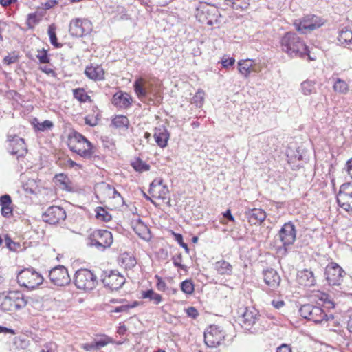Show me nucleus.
Here are the masks:
<instances>
[{
    "label": "nucleus",
    "instance_id": "obj_1",
    "mask_svg": "<svg viewBox=\"0 0 352 352\" xmlns=\"http://www.w3.org/2000/svg\"><path fill=\"white\" fill-rule=\"evenodd\" d=\"M280 47L282 51L292 58L303 57L309 54L304 41L295 32L285 33L280 39Z\"/></svg>",
    "mask_w": 352,
    "mask_h": 352
},
{
    "label": "nucleus",
    "instance_id": "obj_2",
    "mask_svg": "<svg viewBox=\"0 0 352 352\" xmlns=\"http://www.w3.org/2000/svg\"><path fill=\"white\" fill-rule=\"evenodd\" d=\"M68 146L72 151L85 159H91L95 157L93 144L77 131H73L69 135Z\"/></svg>",
    "mask_w": 352,
    "mask_h": 352
},
{
    "label": "nucleus",
    "instance_id": "obj_3",
    "mask_svg": "<svg viewBox=\"0 0 352 352\" xmlns=\"http://www.w3.org/2000/svg\"><path fill=\"white\" fill-rule=\"evenodd\" d=\"M265 318L259 314V311L254 307L246 308L239 318L242 328L251 333L261 332L265 326L263 324Z\"/></svg>",
    "mask_w": 352,
    "mask_h": 352
},
{
    "label": "nucleus",
    "instance_id": "obj_4",
    "mask_svg": "<svg viewBox=\"0 0 352 352\" xmlns=\"http://www.w3.org/2000/svg\"><path fill=\"white\" fill-rule=\"evenodd\" d=\"M43 281L42 275L33 267L21 270L17 275V282L21 286L28 289H34Z\"/></svg>",
    "mask_w": 352,
    "mask_h": 352
},
{
    "label": "nucleus",
    "instance_id": "obj_5",
    "mask_svg": "<svg viewBox=\"0 0 352 352\" xmlns=\"http://www.w3.org/2000/svg\"><path fill=\"white\" fill-rule=\"evenodd\" d=\"M197 19L202 23H207L208 25H212L214 23H219V17L221 16L218 8L215 6L200 3L197 8Z\"/></svg>",
    "mask_w": 352,
    "mask_h": 352
},
{
    "label": "nucleus",
    "instance_id": "obj_6",
    "mask_svg": "<svg viewBox=\"0 0 352 352\" xmlns=\"http://www.w3.org/2000/svg\"><path fill=\"white\" fill-rule=\"evenodd\" d=\"M74 279L75 285L80 289L92 290L98 283L97 277L87 269L77 270Z\"/></svg>",
    "mask_w": 352,
    "mask_h": 352
},
{
    "label": "nucleus",
    "instance_id": "obj_7",
    "mask_svg": "<svg viewBox=\"0 0 352 352\" xmlns=\"http://www.w3.org/2000/svg\"><path fill=\"white\" fill-rule=\"evenodd\" d=\"M324 19L315 14H307L294 23L296 30L307 34L320 28L324 23Z\"/></svg>",
    "mask_w": 352,
    "mask_h": 352
},
{
    "label": "nucleus",
    "instance_id": "obj_8",
    "mask_svg": "<svg viewBox=\"0 0 352 352\" xmlns=\"http://www.w3.org/2000/svg\"><path fill=\"white\" fill-rule=\"evenodd\" d=\"M100 278L104 286L111 291L120 289L126 281L124 276L118 270L103 271Z\"/></svg>",
    "mask_w": 352,
    "mask_h": 352
},
{
    "label": "nucleus",
    "instance_id": "obj_9",
    "mask_svg": "<svg viewBox=\"0 0 352 352\" xmlns=\"http://www.w3.org/2000/svg\"><path fill=\"white\" fill-rule=\"evenodd\" d=\"M89 241L91 246H95L98 250H104L112 244L113 236L111 232L107 230H97L91 234Z\"/></svg>",
    "mask_w": 352,
    "mask_h": 352
},
{
    "label": "nucleus",
    "instance_id": "obj_10",
    "mask_svg": "<svg viewBox=\"0 0 352 352\" xmlns=\"http://www.w3.org/2000/svg\"><path fill=\"white\" fill-rule=\"evenodd\" d=\"M93 25L91 21L87 19L76 18L69 23V31L74 37H82L92 31Z\"/></svg>",
    "mask_w": 352,
    "mask_h": 352
},
{
    "label": "nucleus",
    "instance_id": "obj_11",
    "mask_svg": "<svg viewBox=\"0 0 352 352\" xmlns=\"http://www.w3.org/2000/svg\"><path fill=\"white\" fill-rule=\"evenodd\" d=\"M296 229L291 221L285 223L278 232V239L283 244V249L285 253L287 252V247L292 245L296 239Z\"/></svg>",
    "mask_w": 352,
    "mask_h": 352
},
{
    "label": "nucleus",
    "instance_id": "obj_12",
    "mask_svg": "<svg viewBox=\"0 0 352 352\" xmlns=\"http://www.w3.org/2000/svg\"><path fill=\"white\" fill-rule=\"evenodd\" d=\"M336 199L340 207L346 211H352V182L340 186Z\"/></svg>",
    "mask_w": 352,
    "mask_h": 352
},
{
    "label": "nucleus",
    "instance_id": "obj_13",
    "mask_svg": "<svg viewBox=\"0 0 352 352\" xmlns=\"http://www.w3.org/2000/svg\"><path fill=\"white\" fill-rule=\"evenodd\" d=\"M299 312L302 317L309 320H312L315 323L322 322L323 318L327 316L321 307L311 304L302 305Z\"/></svg>",
    "mask_w": 352,
    "mask_h": 352
},
{
    "label": "nucleus",
    "instance_id": "obj_14",
    "mask_svg": "<svg viewBox=\"0 0 352 352\" xmlns=\"http://www.w3.org/2000/svg\"><path fill=\"white\" fill-rule=\"evenodd\" d=\"M49 277L51 282L57 286H65L71 282L67 269L61 265L52 268L49 272Z\"/></svg>",
    "mask_w": 352,
    "mask_h": 352
},
{
    "label": "nucleus",
    "instance_id": "obj_15",
    "mask_svg": "<svg viewBox=\"0 0 352 352\" xmlns=\"http://www.w3.org/2000/svg\"><path fill=\"white\" fill-rule=\"evenodd\" d=\"M66 217L65 210L63 208L57 206L49 207L45 212L43 213L42 216L45 222L52 225L63 222Z\"/></svg>",
    "mask_w": 352,
    "mask_h": 352
},
{
    "label": "nucleus",
    "instance_id": "obj_16",
    "mask_svg": "<svg viewBox=\"0 0 352 352\" xmlns=\"http://www.w3.org/2000/svg\"><path fill=\"white\" fill-rule=\"evenodd\" d=\"M343 269L336 263H330L327 265L324 271V276L329 285H340L342 282Z\"/></svg>",
    "mask_w": 352,
    "mask_h": 352
},
{
    "label": "nucleus",
    "instance_id": "obj_17",
    "mask_svg": "<svg viewBox=\"0 0 352 352\" xmlns=\"http://www.w3.org/2000/svg\"><path fill=\"white\" fill-rule=\"evenodd\" d=\"M224 338V332L214 325L210 326L204 332V342L208 347H217Z\"/></svg>",
    "mask_w": 352,
    "mask_h": 352
},
{
    "label": "nucleus",
    "instance_id": "obj_18",
    "mask_svg": "<svg viewBox=\"0 0 352 352\" xmlns=\"http://www.w3.org/2000/svg\"><path fill=\"white\" fill-rule=\"evenodd\" d=\"M8 152L12 155H16L18 160L28 153V148L23 138L14 135L12 138L8 137Z\"/></svg>",
    "mask_w": 352,
    "mask_h": 352
},
{
    "label": "nucleus",
    "instance_id": "obj_19",
    "mask_svg": "<svg viewBox=\"0 0 352 352\" xmlns=\"http://www.w3.org/2000/svg\"><path fill=\"white\" fill-rule=\"evenodd\" d=\"M263 274L265 284L269 286L271 289L274 290L279 287L281 278L275 270L270 268L264 270Z\"/></svg>",
    "mask_w": 352,
    "mask_h": 352
},
{
    "label": "nucleus",
    "instance_id": "obj_20",
    "mask_svg": "<svg viewBox=\"0 0 352 352\" xmlns=\"http://www.w3.org/2000/svg\"><path fill=\"white\" fill-rule=\"evenodd\" d=\"M154 138L157 144L161 148H165L168 144L170 134L168 129L163 125L155 127L154 129Z\"/></svg>",
    "mask_w": 352,
    "mask_h": 352
},
{
    "label": "nucleus",
    "instance_id": "obj_21",
    "mask_svg": "<svg viewBox=\"0 0 352 352\" xmlns=\"http://www.w3.org/2000/svg\"><path fill=\"white\" fill-rule=\"evenodd\" d=\"M245 217L252 225L261 224L266 218L265 212L260 208H253L245 212Z\"/></svg>",
    "mask_w": 352,
    "mask_h": 352
},
{
    "label": "nucleus",
    "instance_id": "obj_22",
    "mask_svg": "<svg viewBox=\"0 0 352 352\" xmlns=\"http://www.w3.org/2000/svg\"><path fill=\"white\" fill-rule=\"evenodd\" d=\"M297 279L300 285L305 287H311L316 283L314 272L307 269L299 271L297 274Z\"/></svg>",
    "mask_w": 352,
    "mask_h": 352
},
{
    "label": "nucleus",
    "instance_id": "obj_23",
    "mask_svg": "<svg viewBox=\"0 0 352 352\" xmlns=\"http://www.w3.org/2000/svg\"><path fill=\"white\" fill-rule=\"evenodd\" d=\"M131 97L126 93L118 92L112 98V104L118 107L126 109L131 105Z\"/></svg>",
    "mask_w": 352,
    "mask_h": 352
},
{
    "label": "nucleus",
    "instance_id": "obj_24",
    "mask_svg": "<svg viewBox=\"0 0 352 352\" xmlns=\"http://www.w3.org/2000/svg\"><path fill=\"white\" fill-rule=\"evenodd\" d=\"M85 75L90 79L95 81L101 80L104 78V72L101 65L87 66L85 70Z\"/></svg>",
    "mask_w": 352,
    "mask_h": 352
},
{
    "label": "nucleus",
    "instance_id": "obj_25",
    "mask_svg": "<svg viewBox=\"0 0 352 352\" xmlns=\"http://www.w3.org/2000/svg\"><path fill=\"white\" fill-rule=\"evenodd\" d=\"M12 310L20 309L25 307L28 302V298L19 291H11Z\"/></svg>",
    "mask_w": 352,
    "mask_h": 352
},
{
    "label": "nucleus",
    "instance_id": "obj_26",
    "mask_svg": "<svg viewBox=\"0 0 352 352\" xmlns=\"http://www.w3.org/2000/svg\"><path fill=\"white\" fill-rule=\"evenodd\" d=\"M12 204V199L9 195L6 194L0 197V206L3 217L9 218L12 216L13 208Z\"/></svg>",
    "mask_w": 352,
    "mask_h": 352
},
{
    "label": "nucleus",
    "instance_id": "obj_27",
    "mask_svg": "<svg viewBox=\"0 0 352 352\" xmlns=\"http://www.w3.org/2000/svg\"><path fill=\"white\" fill-rule=\"evenodd\" d=\"M0 310L4 312L13 311L11 291L0 292Z\"/></svg>",
    "mask_w": 352,
    "mask_h": 352
},
{
    "label": "nucleus",
    "instance_id": "obj_28",
    "mask_svg": "<svg viewBox=\"0 0 352 352\" xmlns=\"http://www.w3.org/2000/svg\"><path fill=\"white\" fill-rule=\"evenodd\" d=\"M97 197L104 200L111 198L112 186L105 182L98 184L96 187Z\"/></svg>",
    "mask_w": 352,
    "mask_h": 352
},
{
    "label": "nucleus",
    "instance_id": "obj_29",
    "mask_svg": "<svg viewBox=\"0 0 352 352\" xmlns=\"http://www.w3.org/2000/svg\"><path fill=\"white\" fill-rule=\"evenodd\" d=\"M134 231L141 239L145 241H149L151 238L149 228L140 219L136 223Z\"/></svg>",
    "mask_w": 352,
    "mask_h": 352
},
{
    "label": "nucleus",
    "instance_id": "obj_30",
    "mask_svg": "<svg viewBox=\"0 0 352 352\" xmlns=\"http://www.w3.org/2000/svg\"><path fill=\"white\" fill-rule=\"evenodd\" d=\"M145 80L142 78H138L133 83V88L139 99L143 100L148 94V88L144 86Z\"/></svg>",
    "mask_w": 352,
    "mask_h": 352
},
{
    "label": "nucleus",
    "instance_id": "obj_31",
    "mask_svg": "<svg viewBox=\"0 0 352 352\" xmlns=\"http://www.w3.org/2000/svg\"><path fill=\"white\" fill-rule=\"evenodd\" d=\"M214 269L221 275H230L232 272V265L225 260L217 261L214 264Z\"/></svg>",
    "mask_w": 352,
    "mask_h": 352
},
{
    "label": "nucleus",
    "instance_id": "obj_32",
    "mask_svg": "<svg viewBox=\"0 0 352 352\" xmlns=\"http://www.w3.org/2000/svg\"><path fill=\"white\" fill-rule=\"evenodd\" d=\"M239 71L245 77L248 78L250 73L254 71L252 60H241L238 63Z\"/></svg>",
    "mask_w": 352,
    "mask_h": 352
},
{
    "label": "nucleus",
    "instance_id": "obj_33",
    "mask_svg": "<svg viewBox=\"0 0 352 352\" xmlns=\"http://www.w3.org/2000/svg\"><path fill=\"white\" fill-rule=\"evenodd\" d=\"M338 41L342 44L352 45V29H349L347 28L342 29L338 36Z\"/></svg>",
    "mask_w": 352,
    "mask_h": 352
},
{
    "label": "nucleus",
    "instance_id": "obj_34",
    "mask_svg": "<svg viewBox=\"0 0 352 352\" xmlns=\"http://www.w3.org/2000/svg\"><path fill=\"white\" fill-rule=\"evenodd\" d=\"M111 124L117 128H126L128 129L129 126V120L125 116L118 115L116 116L111 120Z\"/></svg>",
    "mask_w": 352,
    "mask_h": 352
},
{
    "label": "nucleus",
    "instance_id": "obj_35",
    "mask_svg": "<svg viewBox=\"0 0 352 352\" xmlns=\"http://www.w3.org/2000/svg\"><path fill=\"white\" fill-rule=\"evenodd\" d=\"M316 82L311 80H306L303 81L301 85V91L304 95L308 96L316 93Z\"/></svg>",
    "mask_w": 352,
    "mask_h": 352
},
{
    "label": "nucleus",
    "instance_id": "obj_36",
    "mask_svg": "<svg viewBox=\"0 0 352 352\" xmlns=\"http://www.w3.org/2000/svg\"><path fill=\"white\" fill-rule=\"evenodd\" d=\"M142 298H148L153 300L155 305L160 304L162 300V297L160 294L155 293L153 289H148L142 293Z\"/></svg>",
    "mask_w": 352,
    "mask_h": 352
},
{
    "label": "nucleus",
    "instance_id": "obj_37",
    "mask_svg": "<svg viewBox=\"0 0 352 352\" xmlns=\"http://www.w3.org/2000/svg\"><path fill=\"white\" fill-rule=\"evenodd\" d=\"M231 4V7L236 10H245L250 6V0H225Z\"/></svg>",
    "mask_w": 352,
    "mask_h": 352
},
{
    "label": "nucleus",
    "instance_id": "obj_38",
    "mask_svg": "<svg viewBox=\"0 0 352 352\" xmlns=\"http://www.w3.org/2000/svg\"><path fill=\"white\" fill-rule=\"evenodd\" d=\"M56 27L54 24H51L48 27L47 33L50 37L51 44L56 48L60 47L62 44L58 42L56 34Z\"/></svg>",
    "mask_w": 352,
    "mask_h": 352
},
{
    "label": "nucleus",
    "instance_id": "obj_39",
    "mask_svg": "<svg viewBox=\"0 0 352 352\" xmlns=\"http://www.w3.org/2000/svg\"><path fill=\"white\" fill-rule=\"evenodd\" d=\"M74 97L80 102H91V97L87 94L83 88H78L73 90Z\"/></svg>",
    "mask_w": 352,
    "mask_h": 352
},
{
    "label": "nucleus",
    "instance_id": "obj_40",
    "mask_svg": "<svg viewBox=\"0 0 352 352\" xmlns=\"http://www.w3.org/2000/svg\"><path fill=\"white\" fill-rule=\"evenodd\" d=\"M150 194L152 195L153 197L157 198L159 199H167V196L169 193V190L168 186L166 185L160 187V188H156L155 191H148Z\"/></svg>",
    "mask_w": 352,
    "mask_h": 352
},
{
    "label": "nucleus",
    "instance_id": "obj_41",
    "mask_svg": "<svg viewBox=\"0 0 352 352\" xmlns=\"http://www.w3.org/2000/svg\"><path fill=\"white\" fill-rule=\"evenodd\" d=\"M55 178L56 181L60 184L62 189L67 191H72V187L69 186V179L66 175L60 173L56 175Z\"/></svg>",
    "mask_w": 352,
    "mask_h": 352
},
{
    "label": "nucleus",
    "instance_id": "obj_42",
    "mask_svg": "<svg viewBox=\"0 0 352 352\" xmlns=\"http://www.w3.org/2000/svg\"><path fill=\"white\" fill-rule=\"evenodd\" d=\"M101 117L102 115L100 112H97V114H89L85 118V123L90 126H95L101 120Z\"/></svg>",
    "mask_w": 352,
    "mask_h": 352
},
{
    "label": "nucleus",
    "instance_id": "obj_43",
    "mask_svg": "<svg viewBox=\"0 0 352 352\" xmlns=\"http://www.w3.org/2000/svg\"><path fill=\"white\" fill-rule=\"evenodd\" d=\"M131 166L135 171L140 173L147 171L150 169V166L140 158H137L135 161L132 162Z\"/></svg>",
    "mask_w": 352,
    "mask_h": 352
},
{
    "label": "nucleus",
    "instance_id": "obj_44",
    "mask_svg": "<svg viewBox=\"0 0 352 352\" xmlns=\"http://www.w3.org/2000/svg\"><path fill=\"white\" fill-rule=\"evenodd\" d=\"M33 124L36 130L41 131H45L48 129H51L54 124L50 120H45L43 122H39L36 118H34Z\"/></svg>",
    "mask_w": 352,
    "mask_h": 352
},
{
    "label": "nucleus",
    "instance_id": "obj_45",
    "mask_svg": "<svg viewBox=\"0 0 352 352\" xmlns=\"http://www.w3.org/2000/svg\"><path fill=\"white\" fill-rule=\"evenodd\" d=\"M205 92L199 89L195 95L192 98L191 103L194 104L197 107H201L204 102Z\"/></svg>",
    "mask_w": 352,
    "mask_h": 352
},
{
    "label": "nucleus",
    "instance_id": "obj_46",
    "mask_svg": "<svg viewBox=\"0 0 352 352\" xmlns=\"http://www.w3.org/2000/svg\"><path fill=\"white\" fill-rule=\"evenodd\" d=\"M96 217L104 222H109L111 220V215L103 208L98 207L96 210Z\"/></svg>",
    "mask_w": 352,
    "mask_h": 352
},
{
    "label": "nucleus",
    "instance_id": "obj_47",
    "mask_svg": "<svg viewBox=\"0 0 352 352\" xmlns=\"http://www.w3.org/2000/svg\"><path fill=\"white\" fill-rule=\"evenodd\" d=\"M333 89L335 91L345 94L348 91V85L344 80L337 78L333 85Z\"/></svg>",
    "mask_w": 352,
    "mask_h": 352
},
{
    "label": "nucleus",
    "instance_id": "obj_48",
    "mask_svg": "<svg viewBox=\"0 0 352 352\" xmlns=\"http://www.w3.org/2000/svg\"><path fill=\"white\" fill-rule=\"evenodd\" d=\"M140 304L138 301H133L131 304H126L122 305L118 307H116L111 312L115 313H120V312H126L127 313L130 309L136 307Z\"/></svg>",
    "mask_w": 352,
    "mask_h": 352
},
{
    "label": "nucleus",
    "instance_id": "obj_49",
    "mask_svg": "<svg viewBox=\"0 0 352 352\" xmlns=\"http://www.w3.org/2000/svg\"><path fill=\"white\" fill-rule=\"evenodd\" d=\"M181 289L186 294H191L194 292V284L190 280H185L181 283Z\"/></svg>",
    "mask_w": 352,
    "mask_h": 352
},
{
    "label": "nucleus",
    "instance_id": "obj_50",
    "mask_svg": "<svg viewBox=\"0 0 352 352\" xmlns=\"http://www.w3.org/2000/svg\"><path fill=\"white\" fill-rule=\"evenodd\" d=\"M4 241L6 248H8L11 251H16L20 246L19 243L13 241L8 235L5 236Z\"/></svg>",
    "mask_w": 352,
    "mask_h": 352
},
{
    "label": "nucleus",
    "instance_id": "obj_51",
    "mask_svg": "<svg viewBox=\"0 0 352 352\" xmlns=\"http://www.w3.org/2000/svg\"><path fill=\"white\" fill-rule=\"evenodd\" d=\"M36 57L39 60L40 63H50V58L48 56L47 52L44 49H43L41 51H38Z\"/></svg>",
    "mask_w": 352,
    "mask_h": 352
},
{
    "label": "nucleus",
    "instance_id": "obj_52",
    "mask_svg": "<svg viewBox=\"0 0 352 352\" xmlns=\"http://www.w3.org/2000/svg\"><path fill=\"white\" fill-rule=\"evenodd\" d=\"M163 186H165L164 180L162 178H156L151 183L148 191H155L156 188H160Z\"/></svg>",
    "mask_w": 352,
    "mask_h": 352
},
{
    "label": "nucleus",
    "instance_id": "obj_53",
    "mask_svg": "<svg viewBox=\"0 0 352 352\" xmlns=\"http://www.w3.org/2000/svg\"><path fill=\"white\" fill-rule=\"evenodd\" d=\"M175 241L185 250L187 254L189 253L188 245L184 242L183 236L179 233H173Z\"/></svg>",
    "mask_w": 352,
    "mask_h": 352
},
{
    "label": "nucleus",
    "instance_id": "obj_54",
    "mask_svg": "<svg viewBox=\"0 0 352 352\" xmlns=\"http://www.w3.org/2000/svg\"><path fill=\"white\" fill-rule=\"evenodd\" d=\"M155 278L157 280L156 287L159 291L166 292L167 289H168V287L166 286V283L160 276L156 275Z\"/></svg>",
    "mask_w": 352,
    "mask_h": 352
},
{
    "label": "nucleus",
    "instance_id": "obj_55",
    "mask_svg": "<svg viewBox=\"0 0 352 352\" xmlns=\"http://www.w3.org/2000/svg\"><path fill=\"white\" fill-rule=\"evenodd\" d=\"M172 260H173V265L175 267H178L182 270L185 269V265H184L181 263V262L182 261V255L181 253L173 256L172 258Z\"/></svg>",
    "mask_w": 352,
    "mask_h": 352
},
{
    "label": "nucleus",
    "instance_id": "obj_56",
    "mask_svg": "<svg viewBox=\"0 0 352 352\" xmlns=\"http://www.w3.org/2000/svg\"><path fill=\"white\" fill-rule=\"evenodd\" d=\"M58 3V1L57 0H47L45 2L42 3V8L44 10H50L54 8Z\"/></svg>",
    "mask_w": 352,
    "mask_h": 352
},
{
    "label": "nucleus",
    "instance_id": "obj_57",
    "mask_svg": "<svg viewBox=\"0 0 352 352\" xmlns=\"http://www.w3.org/2000/svg\"><path fill=\"white\" fill-rule=\"evenodd\" d=\"M95 341V346H96L97 349L106 346L108 343L111 342V339L109 337H104L98 340Z\"/></svg>",
    "mask_w": 352,
    "mask_h": 352
},
{
    "label": "nucleus",
    "instance_id": "obj_58",
    "mask_svg": "<svg viewBox=\"0 0 352 352\" xmlns=\"http://www.w3.org/2000/svg\"><path fill=\"white\" fill-rule=\"evenodd\" d=\"M320 299L324 302V303H331V306L328 307V309H333L335 307V304L331 299L329 298L328 294L325 293L321 294Z\"/></svg>",
    "mask_w": 352,
    "mask_h": 352
},
{
    "label": "nucleus",
    "instance_id": "obj_59",
    "mask_svg": "<svg viewBox=\"0 0 352 352\" xmlns=\"http://www.w3.org/2000/svg\"><path fill=\"white\" fill-rule=\"evenodd\" d=\"M186 314H187V315L188 316H190V317H191L192 318H196L198 316V315H199L198 311L194 307H188L186 309Z\"/></svg>",
    "mask_w": 352,
    "mask_h": 352
},
{
    "label": "nucleus",
    "instance_id": "obj_60",
    "mask_svg": "<svg viewBox=\"0 0 352 352\" xmlns=\"http://www.w3.org/2000/svg\"><path fill=\"white\" fill-rule=\"evenodd\" d=\"M17 60V56H6L4 58H3V63L6 65H10L12 63H14L15 62H16Z\"/></svg>",
    "mask_w": 352,
    "mask_h": 352
},
{
    "label": "nucleus",
    "instance_id": "obj_61",
    "mask_svg": "<svg viewBox=\"0 0 352 352\" xmlns=\"http://www.w3.org/2000/svg\"><path fill=\"white\" fill-rule=\"evenodd\" d=\"M235 60L234 58H227L222 60V65L223 67H228L229 66L233 65Z\"/></svg>",
    "mask_w": 352,
    "mask_h": 352
},
{
    "label": "nucleus",
    "instance_id": "obj_62",
    "mask_svg": "<svg viewBox=\"0 0 352 352\" xmlns=\"http://www.w3.org/2000/svg\"><path fill=\"white\" fill-rule=\"evenodd\" d=\"M276 352H292V348L289 345L286 344H282L277 348Z\"/></svg>",
    "mask_w": 352,
    "mask_h": 352
},
{
    "label": "nucleus",
    "instance_id": "obj_63",
    "mask_svg": "<svg viewBox=\"0 0 352 352\" xmlns=\"http://www.w3.org/2000/svg\"><path fill=\"white\" fill-rule=\"evenodd\" d=\"M41 69L47 74L52 75V76H56V72H54V70L52 68L48 67L47 66H44L41 67Z\"/></svg>",
    "mask_w": 352,
    "mask_h": 352
},
{
    "label": "nucleus",
    "instance_id": "obj_64",
    "mask_svg": "<svg viewBox=\"0 0 352 352\" xmlns=\"http://www.w3.org/2000/svg\"><path fill=\"white\" fill-rule=\"evenodd\" d=\"M346 171L352 178V158L349 160L346 164Z\"/></svg>",
    "mask_w": 352,
    "mask_h": 352
}]
</instances>
